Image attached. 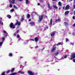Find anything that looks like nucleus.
Masks as SVG:
<instances>
[{
  "label": "nucleus",
  "instance_id": "obj_1",
  "mask_svg": "<svg viewBox=\"0 0 75 75\" xmlns=\"http://www.w3.org/2000/svg\"><path fill=\"white\" fill-rule=\"evenodd\" d=\"M44 16V15H41V16H39V21H38L39 23H41V21H42V20L43 19V18Z\"/></svg>",
  "mask_w": 75,
  "mask_h": 75
},
{
  "label": "nucleus",
  "instance_id": "obj_2",
  "mask_svg": "<svg viewBox=\"0 0 75 75\" xmlns=\"http://www.w3.org/2000/svg\"><path fill=\"white\" fill-rule=\"evenodd\" d=\"M9 26L10 28H13V29H14V28H16L15 25H14V24L13 23H11L9 25Z\"/></svg>",
  "mask_w": 75,
  "mask_h": 75
},
{
  "label": "nucleus",
  "instance_id": "obj_3",
  "mask_svg": "<svg viewBox=\"0 0 75 75\" xmlns=\"http://www.w3.org/2000/svg\"><path fill=\"white\" fill-rule=\"evenodd\" d=\"M71 59H74L75 58V53H72L70 56Z\"/></svg>",
  "mask_w": 75,
  "mask_h": 75
},
{
  "label": "nucleus",
  "instance_id": "obj_4",
  "mask_svg": "<svg viewBox=\"0 0 75 75\" xmlns=\"http://www.w3.org/2000/svg\"><path fill=\"white\" fill-rule=\"evenodd\" d=\"M16 22L15 23V25H20L21 24V22H18V20H16Z\"/></svg>",
  "mask_w": 75,
  "mask_h": 75
},
{
  "label": "nucleus",
  "instance_id": "obj_5",
  "mask_svg": "<svg viewBox=\"0 0 75 75\" xmlns=\"http://www.w3.org/2000/svg\"><path fill=\"white\" fill-rule=\"evenodd\" d=\"M28 73L29 74V75H34V73H33L32 71H28Z\"/></svg>",
  "mask_w": 75,
  "mask_h": 75
},
{
  "label": "nucleus",
  "instance_id": "obj_6",
  "mask_svg": "<svg viewBox=\"0 0 75 75\" xmlns=\"http://www.w3.org/2000/svg\"><path fill=\"white\" fill-rule=\"evenodd\" d=\"M70 8V6L69 5H67L65 8V10H69Z\"/></svg>",
  "mask_w": 75,
  "mask_h": 75
},
{
  "label": "nucleus",
  "instance_id": "obj_7",
  "mask_svg": "<svg viewBox=\"0 0 75 75\" xmlns=\"http://www.w3.org/2000/svg\"><path fill=\"white\" fill-rule=\"evenodd\" d=\"M12 1L9 0V2L10 3H11V4H15V1H16V0H12Z\"/></svg>",
  "mask_w": 75,
  "mask_h": 75
},
{
  "label": "nucleus",
  "instance_id": "obj_8",
  "mask_svg": "<svg viewBox=\"0 0 75 75\" xmlns=\"http://www.w3.org/2000/svg\"><path fill=\"white\" fill-rule=\"evenodd\" d=\"M56 48L57 47H53L52 50H51V52H54L56 50Z\"/></svg>",
  "mask_w": 75,
  "mask_h": 75
},
{
  "label": "nucleus",
  "instance_id": "obj_9",
  "mask_svg": "<svg viewBox=\"0 0 75 75\" xmlns=\"http://www.w3.org/2000/svg\"><path fill=\"white\" fill-rule=\"evenodd\" d=\"M57 21H58L59 22H60L61 21V18H58L57 19H56L55 21V23H57Z\"/></svg>",
  "mask_w": 75,
  "mask_h": 75
},
{
  "label": "nucleus",
  "instance_id": "obj_10",
  "mask_svg": "<svg viewBox=\"0 0 75 75\" xmlns=\"http://www.w3.org/2000/svg\"><path fill=\"white\" fill-rule=\"evenodd\" d=\"M30 25L33 26V25H35V23L33 21H32L30 23Z\"/></svg>",
  "mask_w": 75,
  "mask_h": 75
},
{
  "label": "nucleus",
  "instance_id": "obj_11",
  "mask_svg": "<svg viewBox=\"0 0 75 75\" xmlns=\"http://www.w3.org/2000/svg\"><path fill=\"white\" fill-rule=\"evenodd\" d=\"M18 74H24V72L22 71H19L18 72Z\"/></svg>",
  "mask_w": 75,
  "mask_h": 75
},
{
  "label": "nucleus",
  "instance_id": "obj_12",
  "mask_svg": "<svg viewBox=\"0 0 75 75\" xmlns=\"http://www.w3.org/2000/svg\"><path fill=\"white\" fill-rule=\"evenodd\" d=\"M34 40L35 41V42H37V41H38V38L37 37H36L34 38Z\"/></svg>",
  "mask_w": 75,
  "mask_h": 75
},
{
  "label": "nucleus",
  "instance_id": "obj_13",
  "mask_svg": "<svg viewBox=\"0 0 75 75\" xmlns=\"http://www.w3.org/2000/svg\"><path fill=\"white\" fill-rule=\"evenodd\" d=\"M69 13V11H66L64 13V14L65 16H66V15H67V14H68Z\"/></svg>",
  "mask_w": 75,
  "mask_h": 75
},
{
  "label": "nucleus",
  "instance_id": "obj_14",
  "mask_svg": "<svg viewBox=\"0 0 75 75\" xmlns=\"http://www.w3.org/2000/svg\"><path fill=\"white\" fill-rule=\"evenodd\" d=\"M64 25H65V26H67V25H68L69 24L66 22H64Z\"/></svg>",
  "mask_w": 75,
  "mask_h": 75
},
{
  "label": "nucleus",
  "instance_id": "obj_15",
  "mask_svg": "<svg viewBox=\"0 0 75 75\" xmlns=\"http://www.w3.org/2000/svg\"><path fill=\"white\" fill-rule=\"evenodd\" d=\"M48 8H49V9L51 10V9H52V7L50 6V4H49V3L48 4Z\"/></svg>",
  "mask_w": 75,
  "mask_h": 75
},
{
  "label": "nucleus",
  "instance_id": "obj_16",
  "mask_svg": "<svg viewBox=\"0 0 75 75\" xmlns=\"http://www.w3.org/2000/svg\"><path fill=\"white\" fill-rule=\"evenodd\" d=\"M3 33H4V34H6V35L5 36V37H7V34H8V33H7V32H6V30H4L3 31Z\"/></svg>",
  "mask_w": 75,
  "mask_h": 75
},
{
  "label": "nucleus",
  "instance_id": "obj_17",
  "mask_svg": "<svg viewBox=\"0 0 75 75\" xmlns=\"http://www.w3.org/2000/svg\"><path fill=\"white\" fill-rule=\"evenodd\" d=\"M50 24L51 25L52 24V18L51 19Z\"/></svg>",
  "mask_w": 75,
  "mask_h": 75
},
{
  "label": "nucleus",
  "instance_id": "obj_18",
  "mask_svg": "<svg viewBox=\"0 0 75 75\" xmlns=\"http://www.w3.org/2000/svg\"><path fill=\"white\" fill-rule=\"evenodd\" d=\"M17 74V72H14L10 74V75H16Z\"/></svg>",
  "mask_w": 75,
  "mask_h": 75
},
{
  "label": "nucleus",
  "instance_id": "obj_19",
  "mask_svg": "<svg viewBox=\"0 0 75 75\" xmlns=\"http://www.w3.org/2000/svg\"><path fill=\"white\" fill-rule=\"evenodd\" d=\"M59 54V53L58 52H57L55 53L54 54L55 56H57V55H58V54Z\"/></svg>",
  "mask_w": 75,
  "mask_h": 75
},
{
  "label": "nucleus",
  "instance_id": "obj_20",
  "mask_svg": "<svg viewBox=\"0 0 75 75\" xmlns=\"http://www.w3.org/2000/svg\"><path fill=\"white\" fill-rule=\"evenodd\" d=\"M55 35V33L53 32L51 34V37H53Z\"/></svg>",
  "mask_w": 75,
  "mask_h": 75
},
{
  "label": "nucleus",
  "instance_id": "obj_21",
  "mask_svg": "<svg viewBox=\"0 0 75 75\" xmlns=\"http://www.w3.org/2000/svg\"><path fill=\"white\" fill-rule=\"evenodd\" d=\"M15 69L14 68H13L11 70V73H13Z\"/></svg>",
  "mask_w": 75,
  "mask_h": 75
},
{
  "label": "nucleus",
  "instance_id": "obj_22",
  "mask_svg": "<svg viewBox=\"0 0 75 75\" xmlns=\"http://www.w3.org/2000/svg\"><path fill=\"white\" fill-rule=\"evenodd\" d=\"M53 7L54 8H56L57 9V8H58V7L56 6L55 5H54L53 6Z\"/></svg>",
  "mask_w": 75,
  "mask_h": 75
},
{
  "label": "nucleus",
  "instance_id": "obj_23",
  "mask_svg": "<svg viewBox=\"0 0 75 75\" xmlns=\"http://www.w3.org/2000/svg\"><path fill=\"white\" fill-rule=\"evenodd\" d=\"M8 55L9 57H12L13 56V54L11 53H9L8 54Z\"/></svg>",
  "mask_w": 75,
  "mask_h": 75
},
{
  "label": "nucleus",
  "instance_id": "obj_24",
  "mask_svg": "<svg viewBox=\"0 0 75 75\" xmlns=\"http://www.w3.org/2000/svg\"><path fill=\"white\" fill-rule=\"evenodd\" d=\"M7 17L8 18H11V16L9 15H7Z\"/></svg>",
  "mask_w": 75,
  "mask_h": 75
},
{
  "label": "nucleus",
  "instance_id": "obj_25",
  "mask_svg": "<svg viewBox=\"0 0 75 75\" xmlns=\"http://www.w3.org/2000/svg\"><path fill=\"white\" fill-rule=\"evenodd\" d=\"M27 17L28 18H29L30 17V15L29 14H27Z\"/></svg>",
  "mask_w": 75,
  "mask_h": 75
},
{
  "label": "nucleus",
  "instance_id": "obj_26",
  "mask_svg": "<svg viewBox=\"0 0 75 75\" xmlns=\"http://www.w3.org/2000/svg\"><path fill=\"white\" fill-rule=\"evenodd\" d=\"M13 8H15L16 10H17V9H18V8L15 5H13Z\"/></svg>",
  "mask_w": 75,
  "mask_h": 75
},
{
  "label": "nucleus",
  "instance_id": "obj_27",
  "mask_svg": "<svg viewBox=\"0 0 75 75\" xmlns=\"http://www.w3.org/2000/svg\"><path fill=\"white\" fill-rule=\"evenodd\" d=\"M58 4L59 6H61V5H62V4L61 2L59 1L58 2Z\"/></svg>",
  "mask_w": 75,
  "mask_h": 75
},
{
  "label": "nucleus",
  "instance_id": "obj_28",
  "mask_svg": "<svg viewBox=\"0 0 75 75\" xmlns=\"http://www.w3.org/2000/svg\"><path fill=\"white\" fill-rule=\"evenodd\" d=\"M29 2V1L28 0H26V4H27Z\"/></svg>",
  "mask_w": 75,
  "mask_h": 75
},
{
  "label": "nucleus",
  "instance_id": "obj_29",
  "mask_svg": "<svg viewBox=\"0 0 75 75\" xmlns=\"http://www.w3.org/2000/svg\"><path fill=\"white\" fill-rule=\"evenodd\" d=\"M17 33H16V32H15L13 34V36L14 37H15V36H16V35H17Z\"/></svg>",
  "mask_w": 75,
  "mask_h": 75
},
{
  "label": "nucleus",
  "instance_id": "obj_30",
  "mask_svg": "<svg viewBox=\"0 0 75 75\" xmlns=\"http://www.w3.org/2000/svg\"><path fill=\"white\" fill-rule=\"evenodd\" d=\"M66 42H68V41H69V39H68V38H66Z\"/></svg>",
  "mask_w": 75,
  "mask_h": 75
},
{
  "label": "nucleus",
  "instance_id": "obj_31",
  "mask_svg": "<svg viewBox=\"0 0 75 75\" xmlns=\"http://www.w3.org/2000/svg\"><path fill=\"white\" fill-rule=\"evenodd\" d=\"M39 2L40 3H42V2H44V1L43 0H39Z\"/></svg>",
  "mask_w": 75,
  "mask_h": 75
},
{
  "label": "nucleus",
  "instance_id": "obj_32",
  "mask_svg": "<svg viewBox=\"0 0 75 75\" xmlns=\"http://www.w3.org/2000/svg\"><path fill=\"white\" fill-rule=\"evenodd\" d=\"M13 7V6L12 5V4H10V6H9L10 8H11V7Z\"/></svg>",
  "mask_w": 75,
  "mask_h": 75
},
{
  "label": "nucleus",
  "instance_id": "obj_33",
  "mask_svg": "<svg viewBox=\"0 0 75 75\" xmlns=\"http://www.w3.org/2000/svg\"><path fill=\"white\" fill-rule=\"evenodd\" d=\"M28 41H29V40H28V41H26L25 42V43L26 44H28Z\"/></svg>",
  "mask_w": 75,
  "mask_h": 75
},
{
  "label": "nucleus",
  "instance_id": "obj_34",
  "mask_svg": "<svg viewBox=\"0 0 75 75\" xmlns=\"http://www.w3.org/2000/svg\"><path fill=\"white\" fill-rule=\"evenodd\" d=\"M11 12H13L14 11V9H12L11 10Z\"/></svg>",
  "mask_w": 75,
  "mask_h": 75
},
{
  "label": "nucleus",
  "instance_id": "obj_35",
  "mask_svg": "<svg viewBox=\"0 0 75 75\" xmlns=\"http://www.w3.org/2000/svg\"><path fill=\"white\" fill-rule=\"evenodd\" d=\"M61 45V42L59 43L58 44H57V45L58 46V45Z\"/></svg>",
  "mask_w": 75,
  "mask_h": 75
},
{
  "label": "nucleus",
  "instance_id": "obj_36",
  "mask_svg": "<svg viewBox=\"0 0 75 75\" xmlns=\"http://www.w3.org/2000/svg\"><path fill=\"white\" fill-rule=\"evenodd\" d=\"M48 27H45V30H47V29H48Z\"/></svg>",
  "mask_w": 75,
  "mask_h": 75
},
{
  "label": "nucleus",
  "instance_id": "obj_37",
  "mask_svg": "<svg viewBox=\"0 0 75 75\" xmlns=\"http://www.w3.org/2000/svg\"><path fill=\"white\" fill-rule=\"evenodd\" d=\"M67 57V54H66L65 56L64 57V58H66Z\"/></svg>",
  "mask_w": 75,
  "mask_h": 75
},
{
  "label": "nucleus",
  "instance_id": "obj_38",
  "mask_svg": "<svg viewBox=\"0 0 75 75\" xmlns=\"http://www.w3.org/2000/svg\"><path fill=\"white\" fill-rule=\"evenodd\" d=\"M18 32H19V30H17L16 33H17V34H18Z\"/></svg>",
  "mask_w": 75,
  "mask_h": 75
},
{
  "label": "nucleus",
  "instance_id": "obj_39",
  "mask_svg": "<svg viewBox=\"0 0 75 75\" xmlns=\"http://www.w3.org/2000/svg\"><path fill=\"white\" fill-rule=\"evenodd\" d=\"M2 44H3V42H0V46H1L2 45Z\"/></svg>",
  "mask_w": 75,
  "mask_h": 75
},
{
  "label": "nucleus",
  "instance_id": "obj_40",
  "mask_svg": "<svg viewBox=\"0 0 75 75\" xmlns=\"http://www.w3.org/2000/svg\"><path fill=\"white\" fill-rule=\"evenodd\" d=\"M17 38H20V35H17Z\"/></svg>",
  "mask_w": 75,
  "mask_h": 75
},
{
  "label": "nucleus",
  "instance_id": "obj_41",
  "mask_svg": "<svg viewBox=\"0 0 75 75\" xmlns=\"http://www.w3.org/2000/svg\"><path fill=\"white\" fill-rule=\"evenodd\" d=\"M2 41H4L5 40V38H2Z\"/></svg>",
  "mask_w": 75,
  "mask_h": 75
},
{
  "label": "nucleus",
  "instance_id": "obj_42",
  "mask_svg": "<svg viewBox=\"0 0 75 75\" xmlns=\"http://www.w3.org/2000/svg\"><path fill=\"white\" fill-rule=\"evenodd\" d=\"M10 70H8L7 71V74H8V73H10Z\"/></svg>",
  "mask_w": 75,
  "mask_h": 75
},
{
  "label": "nucleus",
  "instance_id": "obj_43",
  "mask_svg": "<svg viewBox=\"0 0 75 75\" xmlns=\"http://www.w3.org/2000/svg\"><path fill=\"white\" fill-rule=\"evenodd\" d=\"M24 20V18H21V21H23Z\"/></svg>",
  "mask_w": 75,
  "mask_h": 75
},
{
  "label": "nucleus",
  "instance_id": "obj_44",
  "mask_svg": "<svg viewBox=\"0 0 75 75\" xmlns=\"http://www.w3.org/2000/svg\"><path fill=\"white\" fill-rule=\"evenodd\" d=\"M73 61L74 62H75V59H73Z\"/></svg>",
  "mask_w": 75,
  "mask_h": 75
},
{
  "label": "nucleus",
  "instance_id": "obj_45",
  "mask_svg": "<svg viewBox=\"0 0 75 75\" xmlns=\"http://www.w3.org/2000/svg\"><path fill=\"white\" fill-rule=\"evenodd\" d=\"M23 58V57L21 56V57H20V59H21V58Z\"/></svg>",
  "mask_w": 75,
  "mask_h": 75
},
{
  "label": "nucleus",
  "instance_id": "obj_46",
  "mask_svg": "<svg viewBox=\"0 0 75 75\" xmlns=\"http://www.w3.org/2000/svg\"><path fill=\"white\" fill-rule=\"evenodd\" d=\"M75 16H74L73 17V19H75Z\"/></svg>",
  "mask_w": 75,
  "mask_h": 75
},
{
  "label": "nucleus",
  "instance_id": "obj_47",
  "mask_svg": "<svg viewBox=\"0 0 75 75\" xmlns=\"http://www.w3.org/2000/svg\"><path fill=\"white\" fill-rule=\"evenodd\" d=\"M31 19H29L28 20L29 21H31Z\"/></svg>",
  "mask_w": 75,
  "mask_h": 75
},
{
  "label": "nucleus",
  "instance_id": "obj_48",
  "mask_svg": "<svg viewBox=\"0 0 75 75\" xmlns=\"http://www.w3.org/2000/svg\"><path fill=\"white\" fill-rule=\"evenodd\" d=\"M73 27H75V23H74L73 25Z\"/></svg>",
  "mask_w": 75,
  "mask_h": 75
},
{
  "label": "nucleus",
  "instance_id": "obj_49",
  "mask_svg": "<svg viewBox=\"0 0 75 75\" xmlns=\"http://www.w3.org/2000/svg\"><path fill=\"white\" fill-rule=\"evenodd\" d=\"M63 10H65V6H64L63 7Z\"/></svg>",
  "mask_w": 75,
  "mask_h": 75
},
{
  "label": "nucleus",
  "instance_id": "obj_50",
  "mask_svg": "<svg viewBox=\"0 0 75 75\" xmlns=\"http://www.w3.org/2000/svg\"><path fill=\"white\" fill-rule=\"evenodd\" d=\"M31 41H34V40L33 39H31Z\"/></svg>",
  "mask_w": 75,
  "mask_h": 75
},
{
  "label": "nucleus",
  "instance_id": "obj_51",
  "mask_svg": "<svg viewBox=\"0 0 75 75\" xmlns=\"http://www.w3.org/2000/svg\"><path fill=\"white\" fill-rule=\"evenodd\" d=\"M44 49H45V47H44L43 49H42V50L43 51Z\"/></svg>",
  "mask_w": 75,
  "mask_h": 75
},
{
  "label": "nucleus",
  "instance_id": "obj_52",
  "mask_svg": "<svg viewBox=\"0 0 75 75\" xmlns=\"http://www.w3.org/2000/svg\"><path fill=\"white\" fill-rule=\"evenodd\" d=\"M1 25H3V22H1Z\"/></svg>",
  "mask_w": 75,
  "mask_h": 75
},
{
  "label": "nucleus",
  "instance_id": "obj_53",
  "mask_svg": "<svg viewBox=\"0 0 75 75\" xmlns=\"http://www.w3.org/2000/svg\"><path fill=\"white\" fill-rule=\"evenodd\" d=\"M38 6H40V3H39L38 4Z\"/></svg>",
  "mask_w": 75,
  "mask_h": 75
},
{
  "label": "nucleus",
  "instance_id": "obj_54",
  "mask_svg": "<svg viewBox=\"0 0 75 75\" xmlns=\"http://www.w3.org/2000/svg\"><path fill=\"white\" fill-rule=\"evenodd\" d=\"M73 6H74V8H75V5H74Z\"/></svg>",
  "mask_w": 75,
  "mask_h": 75
},
{
  "label": "nucleus",
  "instance_id": "obj_55",
  "mask_svg": "<svg viewBox=\"0 0 75 75\" xmlns=\"http://www.w3.org/2000/svg\"><path fill=\"white\" fill-rule=\"evenodd\" d=\"M36 47H37V48H38V46H36Z\"/></svg>",
  "mask_w": 75,
  "mask_h": 75
},
{
  "label": "nucleus",
  "instance_id": "obj_56",
  "mask_svg": "<svg viewBox=\"0 0 75 75\" xmlns=\"http://www.w3.org/2000/svg\"><path fill=\"white\" fill-rule=\"evenodd\" d=\"M20 1H22V0H18Z\"/></svg>",
  "mask_w": 75,
  "mask_h": 75
},
{
  "label": "nucleus",
  "instance_id": "obj_57",
  "mask_svg": "<svg viewBox=\"0 0 75 75\" xmlns=\"http://www.w3.org/2000/svg\"><path fill=\"white\" fill-rule=\"evenodd\" d=\"M52 1H57V0H52Z\"/></svg>",
  "mask_w": 75,
  "mask_h": 75
},
{
  "label": "nucleus",
  "instance_id": "obj_58",
  "mask_svg": "<svg viewBox=\"0 0 75 75\" xmlns=\"http://www.w3.org/2000/svg\"><path fill=\"white\" fill-rule=\"evenodd\" d=\"M74 1H75V0H74ZM71 1H72V0H70Z\"/></svg>",
  "mask_w": 75,
  "mask_h": 75
},
{
  "label": "nucleus",
  "instance_id": "obj_59",
  "mask_svg": "<svg viewBox=\"0 0 75 75\" xmlns=\"http://www.w3.org/2000/svg\"><path fill=\"white\" fill-rule=\"evenodd\" d=\"M74 15H75V11H74Z\"/></svg>",
  "mask_w": 75,
  "mask_h": 75
},
{
  "label": "nucleus",
  "instance_id": "obj_60",
  "mask_svg": "<svg viewBox=\"0 0 75 75\" xmlns=\"http://www.w3.org/2000/svg\"><path fill=\"white\" fill-rule=\"evenodd\" d=\"M71 45H74L73 44H72V43H71Z\"/></svg>",
  "mask_w": 75,
  "mask_h": 75
},
{
  "label": "nucleus",
  "instance_id": "obj_61",
  "mask_svg": "<svg viewBox=\"0 0 75 75\" xmlns=\"http://www.w3.org/2000/svg\"><path fill=\"white\" fill-rule=\"evenodd\" d=\"M62 0V1H64V0Z\"/></svg>",
  "mask_w": 75,
  "mask_h": 75
},
{
  "label": "nucleus",
  "instance_id": "obj_62",
  "mask_svg": "<svg viewBox=\"0 0 75 75\" xmlns=\"http://www.w3.org/2000/svg\"><path fill=\"white\" fill-rule=\"evenodd\" d=\"M0 23H1V22H0Z\"/></svg>",
  "mask_w": 75,
  "mask_h": 75
}]
</instances>
